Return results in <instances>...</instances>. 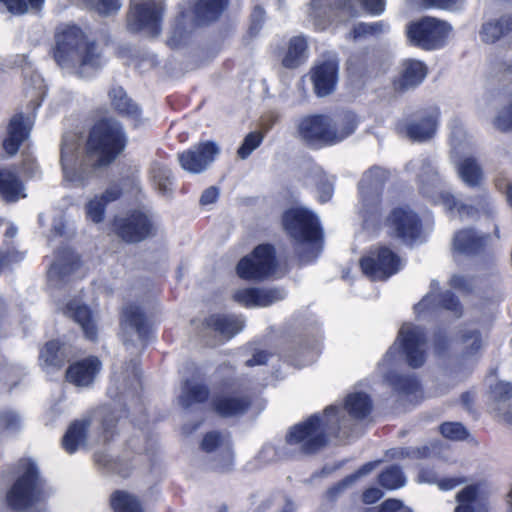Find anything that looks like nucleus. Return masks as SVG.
Masks as SVG:
<instances>
[{"mask_svg": "<svg viewBox=\"0 0 512 512\" xmlns=\"http://www.w3.org/2000/svg\"><path fill=\"white\" fill-rule=\"evenodd\" d=\"M349 416H370L373 401L369 394L356 391L346 395L342 407Z\"/></svg>", "mask_w": 512, "mask_h": 512, "instance_id": "39", "label": "nucleus"}, {"mask_svg": "<svg viewBox=\"0 0 512 512\" xmlns=\"http://www.w3.org/2000/svg\"><path fill=\"white\" fill-rule=\"evenodd\" d=\"M388 235L406 245H413L422 236L423 222L420 215L408 204L390 209L384 219Z\"/></svg>", "mask_w": 512, "mask_h": 512, "instance_id": "12", "label": "nucleus"}, {"mask_svg": "<svg viewBox=\"0 0 512 512\" xmlns=\"http://www.w3.org/2000/svg\"><path fill=\"white\" fill-rule=\"evenodd\" d=\"M230 0H195L191 13L197 26H209L218 22L227 11Z\"/></svg>", "mask_w": 512, "mask_h": 512, "instance_id": "23", "label": "nucleus"}, {"mask_svg": "<svg viewBox=\"0 0 512 512\" xmlns=\"http://www.w3.org/2000/svg\"><path fill=\"white\" fill-rule=\"evenodd\" d=\"M451 29L446 21L424 16L409 22L405 34L410 46L424 51H434L445 46Z\"/></svg>", "mask_w": 512, "mask_h": 512, "instance_id": "7", "label": "nucleus"}, {"mask_svg": "<svg viewBox=\"0 0 512 512\" xmlns=\"http://www.w3.org/2000/svg\"><path fill=\"white\" fill-rule=\"evenodd\" d=\"M220 391L211 397L210 406L219 416H238L246 413L254 402L253 395L244 389L237 378L220 382Z\"/></svg>", "mask_w": 512, "mask_h": 512, "instance_id": "10", "label": "nucleus"}, {"mask_svg": "<svg viewBox=\"0 0 512 512\" xmlns=\"http://www.w3.org/2000/svg\"><path fill=\"white\" fill-rule=\"evenodd\" d=\"M219 154V147L213 141H203L179 152L177 155L181 168L192 174L203 172Z\"/></svg>", "mask_w": 512, "mask_h": 512, "instance_id": "17", "label": "nucleus"}, {"mask_svg": "<svg viewBox=\"0 0 512 512\" xmlns=\"http://www.w3.org/2000/svg\"><path fill=\"white\" fill-rule=\"evenodd\" d=\"M367 418H306L291 426L285 436L287 455H312L323 449L331 437L348 438L354 435L350 427L362 425Z\"/></svg>", "mask_w": 512, "mask_h": 512, "instance_id": "2", "label": "nucleus"}, {"mask_svg": "<svg viewBox=\"0 0 512 512\" xmlns=\"http://www.w3.org/2000/svg\"><path fill=\"white\" fill-rule=\"evenodd\" d=\"M53 58L62 68H73L80 78H86L105 65L103 51L96 40L90 39L77 25H66L55 33Z\"/></svg>", "mask_w": 512, "mask_h": 512, "instance_id": "3", "label": "nucleus"}, {"mask_svg": "<svg viewBox=\"0 0 512 512\" xmlns=\"http://www.w3.org/2000/svg\"><path fill=\"white\" fill-rule=\"evenodd\" d=\"M117 425V418H81L70 423L62 437V447L74 454L86 444L88 437L108 441L112 438Z\"/></svg>", "mask_w": 512, "mask_h": 512, "instance_id": "6", "label": "nucleus"}, {"mask_svg": "<svg viewBox=\"0 0 512 512\" xmlns=\"http://www.w3.org/2000/svg\"><path fill=\"white\" fill-rule=\"evenodd\" d=\"M339 63L335 59L324 60L315 64L309 72L314 93L325 97L334 92L338 82Z\"/></svg>", "mask_w": 512, "mask_h": 512, "instance_id": "20", "label": "nucleus"}, {"mask_svg": "<svg viewBox=\"0 0 512 512\" xmlns=\"http://www.w3.org/2000/svg\"><path fill=\"white\" fill-rule=\"evenodd\" d=\"M64 313L80 325L87 340L91 342L98 340V327L92 310L87 305L69 302L64 307Z\"/></svg>", "mask_w": 512, "mask_h": 512, "instance_id": "25", "label": "nucleus"}, {"mask_svg": "<svg viewBox=\"0 0 512 512\" xmlns=\"http://www.w3.org/2000/svg\"><path fill=\"white\" fill-rule=\"evenodd\" d=\"M264 135L260 131H253L248 133L241 146L237 150V154L241 159H246L250 156V154L258 148L262 141H263Z\"/></svg>", "mask_w": 512, "mask_h": 512, "instance_id": "51", "label": "nucleus"}, {"mask_svg": "<svg viewBox=\"0 0 512 512\" xmlns=\"http://www.w3.org/2000/svg\"><path fill=\"white\" fill-rule=\"evenodd\" d=\"M441 434L450 440L461 441L465 440L469 436V432L466 427L460 422H445L440 426Z\"/></svg>", "mask_w": 512, "mask_h": 512, "instance_id": "52", "label": "nucleus"}, {"mask_svg": "<svg viewBox=\"0 0 512 512\" xmlns=\"http://www.w3.org/2000/svg\"><path fill=\"white\" fill-rule=\"evenodd\" d=\"M437 115L424 112L415 121L406 125L408 138L415 142H423L432 138L437 129Z\"/></svg>", "mask_w": 512, "mask_h": 512, "instance_id": "32", "label": "nucleus"}, {"mask_svg": "<svg viewBox=\"0 0 512 512\" xmlns=\"http://www.w3.org/2000/svg\"><path fill=\"white\" fill-rule=\"evenodd\" d=\"M482 483L467 485L456 495L458 502L454 512H475L473 503L480 495Z\"/></svg>", "mask_w": 512, "mask_h": 512, "instance_id": "45", "label": "nucleus"}, {"mask_svg": "<svg viewBox=\"0 0 512 512\" xmlns=\"http://www.w3.org/2000/svg\"><path fill=\"white\" fill-rule=\"evenodd\" d=\"M308 58V41L303 35L293 36L287 42L283 51L281 64L286 69H297L303 65Z\"/></svg>", "mask_w": 512, "mask_h": 512, "instance_id": "28", "label": "nucleus"}, {"mask_svg": "<svg viewBox=\"0 0 512 512\" xmlns=\"http://www.w3.org/2000/svg\"><path fill=\"white\" fill-rule=\"evenodd\" d=\"M32 125L27 122L22 112L14 114L8 122L7 135L3 140L4 151L13 156L17 154L22 144L29 138Z\"/></svg>", "mask_w": 512, "mask_h": 512, "instance_id": "22", "label": "nucleus"}, {"mask_svg": "<svg viewBox=\"0 0 512 512\" xmlns=\"http://www.w3.org/2000/svg\"><path fill=\"white\" fill-rule=\"evenodd\" d=\"M379 512H412V510L399 500L388 499L380 505Z\"/></svg>", "mask_w": 512, "mask_h": 512, "instance_id": "63", "label": "nucleus"}, {"mask_svg": "<svg viewBox=\"0 0 512 512\" xmlns=\"http://www.w3.org/2000/svg\"><path fill=\"white\" fill-rule=\"evenodd\" d=\"M493 399L497 402H506L512 399V384L510 382L498 381L491 386Z\"/></svg>", "mask_w": 512, "mask_h": 512, "instance_id": "58", "label": "nucleus"}, {"mask_svg": "<svg viewBox=\"0 0 512 512\" xmlns=\"http://www.w3.org/2000/svg\"><path fill=\"white\" fill-rule=\"evenodd\" d=\"M433 346L435 353L438 355H443L448 352L450 347V339L444 329H438L434 332Z\"/></svg>", "mask_w": 512, "mask_h": 512, "instance_id": "59", "label": "nucleus"}, {"mask_svg": "<svg viewBox=\"0 0 512 512\" xmlns=\"http://www.w3.org/2000/svg\"><path fill=\"white\" fill-rule=\"evenodd\" d=\"M120 327L136 332L141 340H147L152 332V324L144 310L137 304L125 306L120 313Z\"/></svg>", "mask_w": 512, "mask_h": 512, "instance_id": "24", "label": "nucleus"}, {"mask_svg": "<svg viewBox=\"0 0 512 512\" xmlns=\"http://www.w3.org/2000/svg\"><path fill=\"white\" fill-rule=\"evenodd\" d=\"M390 178L389 170L380 166H372L363 175L359 183V191L363 196L376 192L381 197L384 187Z\"/></svg>", "mask_w": 512, "mask_h": 512, "instance_id": "34", "label": "nucleus"}, {"mask_svg": "<svg viewBox=\"0 0 512 512\" xmlns=\"http://www.w3.org/2000/svg\"><path fill=\"white\" fill-rule=\"evenodd\" d=\"M278 268L276 248L271 243L258 244L236 265L237 276L245 281L261 282L269 279Z\"/></svg>", "mask_w": 512, "mask_h": 512, "instance_id": "9", "label": "nucleus"}, {"mask_svg": "<svg viewBox=\"0 0 512 512\" xmlns=\"http://www.w3.org/2000/svg\"><path fill=\"white\" fill-rule=\"evenodd\" d=\"M389 29V25L384 20L371 23L359 22L355 24L349 32V37L357 41L362 38L378 37Z\"/></svg>", "mask_w": 512, "mask_h": 512, "instance_id": "44", "label": "nucleus"}, {"mask_svg": "<svg viewBox=\"0 0 512 512\" xmlns=\"http://www.w3.org/2000/svg\"><path fill=\"white\" fill-rule=\"evenodd\" d=\"M209 398L210 389L206 384L194 383L186 379L182 385L179 402L184 408H189L195 404H204Z\"/></svg>", "mask_w": 512, "mask_h": 512, "instance_id": "36", "label": "nucleus"}, {"mask_svg": "<svg viewBox=\"0 0 512 512\" xmlns=\"http://www.w3.org/2000/svg\"><path fill=\"white\" fill-rule=\"evenodd\" d=\"M204 325L229 340L243 329L244 321L235 315L215 313L204 319Z\"/></svg>", "mask_w": 512, "mask_h": 512, "instance_id": "30", "label": "nucleus"}, {"mask_svg": "<svg viewBox=\"0 0 512 512\" xmlns=\"http://www.w3.org/2000/svg\"><path fill=\"white\" fill-rule=\"evenodd\" d=\"M123 191L120 186L108 187L101 195H96L85 205L86 218L95 224L103 222L107 205L121 198Z\"/></svg>", "mask_w": 512, "mask_h": 512, "instance_id": "26", "label": "nucleus"}, {"mask_svg": "<svg viewBox=\"0 0 512 512\" xmlns=\"http://www.w3.org/2000/svg\"><path fill=\"white\" fill-rule=\"evenodd\" d=\"M385 379L392 389L400 395H416L421 390L420 382L412 375L391 371L386 374Z\"/></svg>", "mask_w": 512, "mask_h": 512, "instance_id": "40", "label": "nucleus"}, {"mask_svg": "<svg viewBox=\"0 0 512 512\" xmlns=\"http://www.w3.org/2000/svg\"><path fill=\"white\" fill-rule=\"evenodd\" d=\"M55 258L49 268V274L60 281L65 280L81 266L80 257L68 246L58 248Z\"/></svg>", "mask_w": 512, "mask_h": 512, "instance_id": "27", "label": "nucleus"}, {"mask_svg": "<svg viewBox=\"0 0 512 512\" xmlns=\"http://www.w3.org/2000/svg\"><path fill=\"white\" fill-rule=\"evenodd\" d=\"M426 342L427 334L424 327L413 323H403L394 345L389 348L385 357L393 360L398 353V349L395 348V345L398 344L407 364L412 368H419L426 361Z\"/></svg>", "mask_w": 512, "mask_h": 512, "instance_id": "13", "label": "nucleus"}, {"mask_svg": "<svg viewBox=\"0 0 512 512\" xmlns=\"http://www.w3.org/2000/svg\"><path fill=\"white\" fill-rule=\"evenodd\" d=\"M200 450L205 454L206 461L213 470L227 471L233 466L232 440L227 431L207 432L200 442Z\"/></svg>", "mask_w": 512, "mask_h": 512, "instance_id": "15", "label": "nucleus"}, {"mask_svg": "<svg viewBox=\"0 0 512 512\" xmlns=\"http://www.w3.org/2000/svg\"><path fill=\"white\" fill-rule=\"evenodd\" d=\"M110 504L114 512H144L138 498L123 490L111 495Z\"/></svg>", "mask_w": 512, "mask_h": 512, "instance_id": "43", "label": "nucleus"}, {"mask_svg": "<svg viewBox=\"0 0 512 512\" xmlns=\"http://www.w3.org/2000/svg\"><path fill=\"white\" fill-rule=\"evenodd\" d=\"M285 298V292L281 288H259L257 293L256 307H268L275 302Z\"/></svg>", "mask_w": 512, "mask_h": 512, "instance_id": "50", "label": "nucleus"}, {"mask_svg": "<svg viewBox=\"0 0 512 512\" xmlns=\"http://www.w3.org/2000/svg\"><path fill=\"white\" fill-rule=\"evenodd\" d=\"M313 349V339L307 334H299L289 339L283 350L284 361L298 366L300 359Z\"/></svg>", "mask_w": 512, "mask_h": 512, "instance_id": "35", "label": "nucleus"}, {"mask_svg": "<svg viewBox=\"0 0 512 512\" xmlns=\"http://www.w3.org/2000/svg\"><path fill=\"white\" fill-rule=\"evenodd\" d=\"M461 341L466 344L463 351L465 356L476 355L482 347L481 333L478 330L464 332L461 335Z\"/></svg>", "mask_w": 512, "mask_h": 512, "instance_id": "53", "label": "nucleus"}, {"mask_svg": "<svg viewBox=\"0 0 512 512\" xmlns=\"http://www.w3.org/2000/svg\"><path fill=\"white\" fill-rule=\"evenodd\" d=\"M493 124L501 132L512 131V101L499 111Z\"/></svg>", "mask_w": 512, "mask_h": 512, "instance_id": "57", "label": "nucleus"}, {"mask_svg": "<svg viewBox=\"0 0 512 512\" xmlns=\"http://www.w3.org/2000/svg\"><path fill=\"white\" fill-rule=\"evenodd\" d=\"M358 125L359 119L352 111L343 112L334 123L327 114H311L299 120L297 133L305 145L320 149L343 141Z\"/></svg>", "mask_w": 512, "mask_h": 512, "instance_id": "4", "label": "nucleus"}, {"mask_svg": "<svg viewBox=\"0 0 512 512\" xmlns=\"http://www.w3.org/2000/svg\"><path fill=\"white\" fill-rule=\"evenodd\" d=\"M378 481L382 487L395 490L406 484V477L400 466L392 465L379 475Z\"/></svg>", "mask_w": 512, "mask_h": 512, "instance_id": "47", "label": "nucleus"}, {"mask_svg": "<svg viewBox=\"0 0 512 512\" xmlns=\"http://www.w3.org/2000/svg\"><path fill=\"white\" fill-rule=\"evenodd\" d=\"M120 6V0H96V8L101 15L116 13Z\"/></svg>", "mask_w": 512, "mask_h": 512, "instance_id": "62", "label": "nucleus"}, {"mask_svg": "<svg viewBox=\"0 0 512 512\" xmlns=\"http://www.w3.org/2000/svg\"><path fill=\"white\" fill-rule=\"evenodd\" d=\"M107 95L112 110L119 117L128 121L133 129H138L144 124L141 106L128 95L122 86H112Z\"/></svg>", "mask_w": 512, "mask_h": 512, "instance_id": "18", "label": "nucleus"}, {"mask_svg": "<svg viewBox=\"0 0 512 512\" xmlns=\"http://www.w3.org/2000/svg\"><path fill=\"white\" fill-rule=\"evenodd\" d=\"M359 265L363 274L369 278L387 280L400 270L401 259L387 245H379L370 249L366 256L361 257Z\"/></svg>", "mask_w": 512, "mask_h": 512, "instance_id": "16", "label": "nucleus"}, {"mask_svg": "<svg viewBox=\"0 0 512 512\" xmlns=\"http://www.w3.org/2000/svg\"><path fill=\"white\" fill-rule=\"evenodd\" d=\"M45 3V0H0L2 5L10 14L21 16L27 14L30 10L39 12Z\"/></svg>", "mask_w": 512, "mask_h": 512, "instance_id": "46", "label": "nucleus"}, {"mask_svg": "<svg viewBox=\"0 0 512 512\" xmlns=\"http://www.w3.org/2000/svg\"><path fill=\"white\" fill-rule=\"evenodd\" d=\"M39 357L48 367L62 368L67 361L65 343L59 339L47 341L41 348Z\"/></svg>", "mask_w": 512, "mask_h": 512, "instance_id": "38", "label": "nucleus"}, {"mask_svg": "<svg viewBox=\"0 0 512 512\" xmlns=\"http://www.w3.org/2000/svg\"><path fill=\"white\" fill-rule=\"evenodd\" d=\"M0 197L7 203L26 197L22 180L8 168H0Z\"/></svg>", "mask_w": 512, "mask_h": 512, "instance_id": "33", "label": "nucleus"}, {"mask_svg": "<svg viewBox=\"0 0 512 512\" xmlns=\"http://www.w3.org/2000/svg\"><path fill=\"white\" fill-rule=\"evenodd\" d=\"M102 370V361L96 355H89L71 363L65 372V378L76 387H90Z\"/></svg>", "mask_w": 512, "mask_h": 512, "instance_id": "19", "label": "nucleus"}, {"mask_svg": "<svg viewBox=\"0 0 512 512\" xmlns=\"http://www.w3.org/2000/svg\"><path fill=\"white\" fill-rule=\"evenodd\" d=\"M512 31V14L503 15L499 19L482 25L480 36L484 43L493 44Z\"/></svg>", "mask_w": 512, "mask_h": 512, "instance_id": "37", "label": "nucleus"}, {"mask_svg": "<svg viewBox=\"0 0 512 512\" xmlns=\"http://www.w3.org/2000/svg\"><path fill=\"white\" fill-rule=\"evenodd\" d=\"M428 74L427 65L418 59L408 58L402 61L401 69L393 80L395 91L403 93L418 87Z\"/></svg>", "mask_w": 512, "mask_h": 512, "instance_id": "21", "label": "nucleus"}, {"mask_svg": "<svg viewBox=\"0 0 512 512\" xmlns=\"http://www.w3.org/2000/svg\"><path fill=\"white\" fill-rule=\"evenodd\" d=\"M265 20V10L262 6L256 5L251 13V23L249 26V34L251 36H255L260 29Z\"/></svg>", "mask_w": 512, "mask_h": 512, "instance_id": "60", "label": "nucleus"}, {"mask_svg": "<svg viewBox=\"0 0 512 512\" xmlns=\"http://www.w3.org/2000/svg\"><path fill=\"white\" fill-rule=\"evenodd\" d=\"M189 38V31L185 25V14L182 12L175 19V24L172 28L171 35L167 40L169 47L175 49L184 45Z\"/></svg>", "mask_w": 512, "mask_h": 512, "instance_id": "48", "label": "nucleus"}, {"mask_svg": "<svg viewBox=\"0 0 512 512\" xmlns=\"http://www.w3.org/2000/svg\"><path fill=\"white\" fill-rule=\"evenodd\" d=\"M113 235L125 244H139L157 234V225L148 213L134 209L124 215H115L110 222Z\"/></svg>", "mask_w": 512, "mask_h": 512, "instance_id": "8", "label": "nucleus"}, {"mask_svg": "<svg viewBox=\"0 0 512 512\" xmlns=\"http://www.w3.org/2000/svg\"><path fill=\"white\" fill-rule=\"evenodd\" d=\"M129 143L126 129L118 119L102 116L90 125L79 154L75 144L62 141L60 164L64 178L84 186L98 170L110 167L125 152Z\"/></svg>", "mask_w": 512, "mask_h": 512, "instance_id": "1", "label": "nucleus"}, {"mask_svg": "<svg viewBox=\"0 0 512 512\" xmlns=\"http://www.w3.org/2000/svg\"><path fill=\"white\" fill-rule=\"evenodd\" d=\"M259 292V287H245L236 290L232 299L234 302L245 308L256 307L257 293Z\"/></svg>", "mask_w": 512, "mask_h": 512, "instance_id": "54", "label": "nucleus"}, {"mask_svg": "<svg viewBox=\"0 0 512 512\" xmlns=\"http://www.w3.org/2000/svg\"><path fill=\"white\" fill-rule=\"evenodd\" d=\"M439 306L452 312L456 317H461L463 314V306L459 298L451 291L439 294Z\"/></svg>", "mask_w": 512, "mask_h": 512, "instance_id": "55", "label": "nucleus"}, {"mask_svg": "<svg viewBox=\"0 0 512 512\" xmlns=\"http://www.w3.org/2000/svg\"><path fill=\"white\" fill-rule=\"evenodd\" d=\"M363 9L370 15H380L385 10V0H358Z\"/></svg>", "mask_w": 512, "mask_h": 512, "instance_id": "61", "label": "nucleus"}, {"mask_svg": "<svg viewBox=\"0 0 512 512\" xmlns=\"http://www.w3.org/2000/svg\"><path fill=\"white\" fill-rule=\"evenodd\" d=\"M438 442H431L420 447H399L391 450V457L394 459L422 460L436 456L439 453Z\"/></svg>", "mask_w": 512, "mask_h": 512, "instance_id": "41", "label": "nucleus"}, {"mask_svg": "<svg viewBox=\"0 0 512 512\" xmlns=\"http://www.w3.org/2000/svg\"><path fill=\"white\" fill-rule=\"evenodd\" d=\"M161 0H140L131 3L126 16V26L131 33H143L150 38L161 34L164 16Z\"/></svg>", "mask_w": 512, "mask_h": 512, "instance_id": "11", "label": "nucleus"}, {"mask_svg": "<svg viewBox=\"0 0 512 512\" xmlns=\"http://www.w3.org/2000/svg\"><path fill=\"white\" fill-rule=\"evenodd\" d=\"M286 235L296 243L321 246L323 229L317 215L305 207H290L281 215Z\"/></svg>", "mask_w": 512, "mask_h": 512, "instance_id": "5", "label": "nucleus"}, {"mask_svg": "<svg viewBox=\"0 0 512 512\" xmlns=\"http://www.w3.org/2000/svg\"><path fill=\"white\" fill-rule=\"evenodd\" d=\"M151 182L157 192L163 196L171 198L173 195V175L172 171L161 164L155 165L151 169Z\"/></svg>", "mask_w": 512, "mask_h": 512, "instance_id": "42", "label": "nucleus"}, {"mask_svg": "<svg viewBox=\"0 0 512 512\" xmlns=\"http://www.w3.org/2000/svg\"><path fill=\"white\" fill-rule=\"evenodd\" d=\"M466 478L462 476L458 477H448L443 479H438L436 485L439 487L440 490L448 491L452 490L455 487L466 483Z\"/></svg>", "mask_w": 512, "mask_h": 512, "instance_id": "64", "label": "nucleus"}, {"mask_svg": "<svg viewBox=\"0 0 512 512\" xmlns=\"http://www.w3.org/2000/svg\"><path fill=\"white\" fill-rule=\"evenodd\" d=\"M23 474L15 481L7 492V503L15 510L29 507L41 492V479L36 464L25 459L21 461Z\"/></svg>", "mask_w": 512, "mask_h": 512, "instance_id": "14", "label": "nucleus"}, {"mask_svg": "<svg viewBox=\"0 0 512 512\" xmlns=\"http://www.w3.org/2000/svg\"><path fill=\"white\" fill-rule=\"evenodd\" d=\"M378 464V462H369L363 465L355 474L347 476L341 482H339L334 487L330 488L328 494L330 497L336 496L338 493L342 492L345 488L353 484L359 477L369 474Z\"/></svg>", "mask_w": 512, "mask_h": 512, "instance_id": "49", "label": "nucleus"}, {"mask_svg": "<svg viewBox=\"0 0 512 512\" xmlns=\"http://www.w3.org/2000/svg\"><path fill=\"white\" fill-rule=\"evenodd\" d=\"M24 253L14 247L0 249V275L6 269H11L12 265L20 263L24 259Z\"/></svg>", "mask_w": 512, "mask_h": 512, "instance_id": "56", "label": "nucleus"}, {"mask_svg": "<svg viewBox=\"0 0 512 512\" xmlns=\"http://www.w3.org/2000/svg\"><path fill=\"white\" fill-rule=\"evenodd\" d=\"M459 179L469 188L480 187L485 179L483 168L476 157L463 156L455 164Z\"/></svg>", "mask_w": 512, "mask_h": 512, "instance_id": "29", "label": "nucleus"}, {"mask_svg": "<svg viewBox=\"0 0 512 512\" xmlns=\"http://www.w3.org/2000/svg\"><path fill=\"white\" fill-rule=\"evenodd\" d=\"M488 238L489 235H478L474 229L466 228L456 232L453 242L460 253L476 255L484 250Z\"/></svg>", "mask_w": 512, "mask_h": 512, "instance_id": "31", "label": "nucleus"}]
</instances>
